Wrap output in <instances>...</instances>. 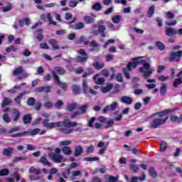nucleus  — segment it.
Listing matches in <instances>:
<instances>
[{
  "label": "nucleus",
  "instance_id": "f257e3e1",
  "mask_svg": "<svg viewBox=\"0 0 182 182\" xmlns=\"http://www.w3.org/2000/svg\"><path fill=\"white\" fill-rule=\"evenodd\" d=\"M141 59V57L138 58H132V60L134 62L129 63L127 68L123 69L124 75L127 77V79H131L130 74L129 73V71L132 70V69H134L139 66V65H142L143 67L139 68V72L141 73H144V79H148L151 76V74L153 73V70L150 69V63L146 62L144 60H140Z\"/></svg>",
  "mask_w": 182,
  "mask_h": 182
},
{
  "label": "nucleus",
  "instance_id": "f03ea898",
  "mask_svg": "<svg viewBox=\"0 0 182 182\" xmlns=\"http://www.w3.org/2000/svg\"><path fill=\"white\" fill-rule=\"evenodd\" d=\"M62 123L58 127H62L61 130L64 134H70V133L73 132V128L75 126H77V123L76 122H60Z\"/></svg>",
  "mask_w": 182,
  "mask_h": 182
},
{
  "label": "nucleus",
  "instance_id": "7ed1b4c3",
  "mask_svg": "<svg viewBox=\"0 0 182 182\" xmlns=\"http://www.w3.org/2000/svg\"><path fill=\"white\" fill-rule=\"evenodd\" d=\"M168 117H166L165 118H156L153 120V122L150 124V129H159L160 126H163V124H166V122Z\"/></svg>",
  "mask_w": 182,
  "mask_h": 182
},
{
  "label": "nucleus",
  "instance_id": "20e7f679",
  "mask_svg": "<svg viewBox=\"0 0 182 182\" xmlns=\"http://www.w3.org/2000/svg\"><path fill=\"white\" fill-rule=\"evenodd\" d=\"M38 133H41V129H35L32 131H25L21 133L12 134L11 137H25V136H28V134H31V136H36Z\"/></svg>",
  "mask_w": 182,
  "mask_h": 182
},
{
  "label": "nucleus",
  "instance_id": "39448f33",
  "mask_svg": "<svg viewBox=\"0 0 182 182\" xmlns=\"http://www.w3.org/2000/svg\"><path fill=\"white\" fill-rule=\"evenodd\" d=\"M62 124V122H50L49 123V119H44L43 122V125L47 129H53L55 127H59Z\"/></svg>",
  "mask_w": 182,
  "mask_h": 182
},
{
  "label": "nucleus",
  "instance_id": "423d86ee",
  "mask_svg": "<svg viewBox=\"0 0 182 182\" xmlns=\"http://www.w3.org/2000/svg\"><path fill=\"white\" fill-rule=\"evenodd\" d=\"M49 156L50 159H52V161H55V163H62V161H66V159H65L62 155L53 153Z\"/></svg>",
  "mask_w": 182,
  "mask_h": 182
},
{
  "label": "nucleus",
  "instance_id": "0eeeda50",
  "mask_svg": "<svg viewBox=\"0 0 182 182\" xmlns=\"http://www.w3.org/2000/svg\"><path fill=\"white\" fill-rule=\"evenodd\" d=\"M82 87L84 93L86 95L87 92L89 91L90 95H97V91L95 90L92 88H89V86L87 85V82H86V80H84L82 82Z\"/></svg>",
  "mask_w": 182,
  "mask_h": 182
},
{
  "label": "nucleus",
  "instance_id": "6e6552de",
  "mask_svg": "<svg viewBox=\"0 0 182 182\" xmlns=\"http://www.w3.org/2000/svg\"><path fill=\"white\" fill-rule=\"evenodd\" d=\"M182 56V50H178L174 53H171L170 55V60L174 62H178Z\"/></svg>",
  "mask_w": 182,
  "mask_h": 182
},
{
  "label": "nucleus",
  "instance_id": "1a4fd4ad",
  "mask_svg": "<svg viewBox=\"0 0 182 182\" xmlns=\"http://www.w3.org/2000/svg\"><path fill=\"white\" fill-rule=\"evenodd\" d=\"M175 112V109H165L159 112H156L152 114V116H159V117H161V119H163V117H166L168 113H173Z\"/></svg>",
  "mask_w": 182,
  "mask_h": 182
},
{
  "label": "nucleus",
  "instance_id": "9d476101",
  "mask_svg": "<svg viewBox=\"0 0 182 182\" xmlns=\"http://www.w3.org/2000/svg\"><path fill=\"white\" fill-rule=\"evenodd\" d=\"M41 19L42 21H46L48 20L50 25H56L55 21H53V19L52 18V15L50 14H47V15L43 14L41 15Z\"/></svg>",
  "mask_w": 182,
  "mask_h": 182
},
{
  "label": "nucleus",
  "instance_id": "9b49d317",
  "mask_svg": "<svg viewBox=\"0 0 182 182\" xmlns=\"http://www.w3.org/2000/svg\"><path fill=\"white\" fill-rule=\"evenodd\" d=\"M79 53L83 57L79 55L77 57V60L79 62H86V60H87V53H86V51H85V50L83 49H80L79 50Z\"/></svg>",
  "mask_w": 182,
  "mask_h": 182
},
{
  "label": "nucleus",
  "instance_id": "f8f14e48",
  "mask_svg": "<svg viewBox=\"0 0 182 182\" xmlns=\"http://www.w3.org/2000/svg\"><path fill=\"white\" fill-rule=\"evenodd\" d=\"M66 72L62 67H55L54 70L52 72V75L53 76L55 80V76H58V75H65ZM58 74V75H57Z\"/></svg>",
  "mask_w": 182,
  "mask_h": 182
},
{
  "label": "nucleus",
  "instance_id": "ddd939ff",
  "mask_svg": "<svg viewBox=\"0 0 182 182\" xmlns=\"http://www.w3.org/2000/svg\"><path fill=\"white\" fill-rule=\"evenodd\" d=\"M116 107H117V102H114L103 109V113H107V112H113V110H116Z\"/></svg>",
  "mask_w": 182,
  "mask_h": 182
},
{
  "label": "nucleus",
  "instance_id": "4468645a",
  "mask_svg": "<svg viewBox=\"0 0 182 182\" xmlns=\"http://www.w3.org/2000/svg\"><path fill=\"white\" fill-rule=\"evenodd\" d=\"M9 108H5L3 112L4 113V114L3 115V120L6 122V123H11V117H9V114H8V112H9Z\"/></svg>",
  "mask_w": 182,
  "mask_h": 182
},
{
  "label": "nucleus",
  "instance_id": "2eb2a0df",
  "mask_svg": "<svg viewBox=\"0 0 182 182\" xmlns=\"http://www.w3.org/2000/svg\"><path fill=\"white\" fill-rule=\"evenodd\" d=\"M55 81L56 85H58V86L61 87V88L63 89V90H66V89H68V84L62 82L59 80V76L55 75Z\"/></svg>",
  "mask_w": 182,
  "mask_h": 182
},
{
  "label": "nucleus",
  "instance_id": "dca6fc26",
  "mask_svg": "<svg viewBox=\"0 0 182 182\" xmlns=\"http://www.w3.org/2000/svg\"><path fill=\"white\" fill-rule=\"evenodd\" d=\"M121 102L124 105H132L133 103V99L128 96H123L121 97Z\"/></svg>",
  "mask_w": 182,
  "mask_h": 182
},
{
  "label": "nucleus",
  "instance_id": "f3484780",
  "mask_svg": "<svg viewBox=\"0 0 182 182\" xmlns=\"http://www.w3.org/2000/svg\"><path fill=\"white\" fill-rule=\"evenodd\" d=\"M170 120L173 123H181L182 122V114L178 117L177 115H172L170 117Z\"/></svg>",
  "mask_w": 182,
  "mask_h": 182
},
{
  "label": "nucleus",
  "instance_id": "a211bd4d",
  "mask_svg": "<svg viewBox=\"0 0 182 182\" xmlns=\"http://www.w3.org/2000/svg\"><path fill=\"white\" fill-rule=\"evenodd\" d=\"M177 34V31L173 28H168L166 29V35L167 36H174Z\"/></svg>",
  "mask_w": 182,
  "mask_h": 182
},
{
  "label": "nucleus",
  "instance_id": "6ab92c4d",
  "mask_svg": "<svg viewBox=\"0 0 182 182\" xmlns=\"http://www.w3.org/2000/svg\"><path fill=\"white\" fill-rule=\"evenodd\" d=\"M48 43L51 45L53 50H59V46L58 45V41L55 39H50L49 40Z\"/></svg>",
  "mask_w": 182,
  "mask_h": 182
},
{
  "label": "nucleus",
  "instance_id": "aec40b11",
  "mask_svg": "<svg viewBox=\"0 0 182 182\" xmlns=\"http://www.w3.org/2000/svg\"><path fill=\"white\" fill-rule=\"evenodd\" d=\"M99 77V74H96L95 76H94V82L97 85H103L105 83V78H97Z\"/></svg>",
  "mask_w": 182,
  "mask_h": 182
},
{
  "label": "nucleus",
  "instance_id": "412c9836",
  "mask_svg": "<svg viewBox=\"0 0 182 182\" xmlns=\"http://www.w3.org/2000/svg\"><path fill=\"white\" fill-rule=\"evenodd\" d=\"M12 151H14V149L12 147H9L4 149L3 150V156H6V157H9L11 154H12Z\"/></svg>",
  "mask_w": 182,
  "mask_h": 182
},
{
  "label": "nucleus",
  "instance_id": "4be33fe9",
  "mask_svg": "<svg viewBox=\"0 0 182 182\" xmlns=\"http://www.w3.org/2000/svg\"><path fill=\"white\" fill-rule=\"evenodd\" d=\"M25 85H26V83L24 82L21 83L20 85H16L13 89L9 90L8 92L9 93H16V90H19L21 89L22 86H25Z\"/></svg>",
  "mask_w": 182,
  "mask_h": 182
},
{
  "label": "nucleus",
  "instance_id": "5701e85b",
  "mask_svg": "<svg viewBox=\"0 0 182 182\" xmlns=\"http://www.w3.org/2000/svg\"><path fill=\"white\" fill-rule=\"evenodd\" d=\"M11 113L14 116V122H18V119H19V117L21 116V112L18 109H13L11 111Z\"/></svg>",
  "mask_w": 182,
  "mask_h": 182
},
{
  "label": "nucleus",
  "instance_id": "b1692460",
  "mask_svg": "<svg viewBox=\"0 0 182 182\" xmlns=\"http://www.w3.org/2000/svg\"><path fill=\"white\" fill-rule=\"evenodd\" d=\"M12 103V100L9 97H5L1 102V107H5V106H9Z\"/></svg>",
  "mask_w": 182,
  "mask_h": 182
},
{
  "label": "nucleus",
  "instance_id": "393cba45",
  "mask_svg": "<svg viewBox=\"0 0 182 182\" xmlns=\"http://www.w3.org/2000/svg\"><path fill=\"white\" fill-rule=\"evenodd\" d=\"M23 72V70L22 69V67L20 66L13 71V76H19V75H22Z\"/></svg>",
  "mask_w": 182,
  "mask_h": 182
},
{
  "label": "nucleus",
  "instance_id": "a878e982",
  "mask_svg": "<svg viewBox=\"0 0 182 182\" xmlns=\"http://www.w3.org/2000/svg\"><path fill=\"white\" fill-rule=\"evenodd\" d=\"M87 107H88V105H85L82 106L81 107L78 108L77 109L78 114H83L84 113H86V112L87 110Z\"/></svg>",
  "mask_w": 182,
  "mask_h": 182
},
{
  "label": "nucleus",
  "instance_id": "bb28decb",
  "mask_svg": "<svg viewBox=\"0 0 182 182\" xmlns=\"http://www.w3.org/2000/svg\"><path fill=\"white\" fill-rule=\"evenodd\" d=\"M93 66L97 70H100V69L105 68V63H100L99 62H96L93 63Z\"/></svg>",
  "mask_w": 182,
  "mask_h": 182
},
{
  "label": "nucleus",
  "instance_id": "cd10ccee",
  "mask_svg": "<svg viewBox=\"0 0 182 182\" xmlns=\"http://www.w3.org/2000/svg\"><path fill=\"white\" fill-rule=\"evenodd\" d=\"M26 95V92H21V94L17 96L14 100L17 105H21V100H22V97Z\"/></svg>",
  "mask_w": 182,
  "mask_h": 182
},
{
  "label": "nucleus",
  "instance_id": "c85d7f7f",
  "mask_svg": "<svg viewBox=\"0 0 182 182\" xmlns=\"http://www.w3.org/2000/svg\"><path fill=\"white\" fill-rule=\"evenodd\" d=\"M84 21L86 23H93L95 22V17L90 16H84Z\"/></svg>",
  "mask_w": 182,
  "mask_h": 182
},
{
  "label": "nucleus",
  "instance_id": "c756f323",
  "mask_svg": "<svg viewBox=\"0 0 182 182\" xmlns=\"http://www.w3.org/2000/svg\"><path fill=\"white\" fill-rule=\"evenodd\" d=\"M62 151L67 156H70V154H72V150H70V147L69 146H63L62 148Z\"/></svg>",
  "mask_w": 182,
  "mask_h": 182
},
{
  "label": "nucleus",
  "instance_id": "7c9ffc66",
  "mask_svg": "<svg viewBox=\"0 0 182 182\" xmlns=\"http://www.w3.org/2000/svg\"><path fill=\"white\" fill-rule=\"evenodd\" d=\"M83 43L84 45H88L89 44V41H86V38L85 37V36H81L79 38V40H77L76 41V43Z\"/></svg>",
  "mask_w": 182,
  "mask_h": 182
},
{
  "label": "nucleus",
  "instance_id": "2f4dec72",
  "mask_svg": "<svg viewBox=\"0 0 182 182\" xmlns=\"http://www.w3.org/2000/svg\"><path fill=\"white\" fill-rule=\"evenodd\" d=\"M112 21L114 23H120V21H122V16L120 15H116L112 16Z\"/></svg>",
  "mask_w": 182,
  "mask_h": 182
},
{
  "label": "nucleus",
  "instance_id": "473e14b6",
  "mask_svg": "<svg viewBox=\"0 0 182 182\" xmlns=\"http://www.w3.org/2000/svg\"><path fill=\"white\" fill-rule=\"evenodd\" d=\"M92 9H93V11L99 12V11L102 9V4H100V3L99 2H97L92 5Z\"/></svg>",
  "mask_w": 182,
  "mask_h": 182
},
{
  "label": "nucleus",
  "instance_id": "72a5a7b5",
  "mask_svg": "<svg viewBox=\"0 0 182 182\" xmlns=\"http://www.w3.org/2000/svg\"><path fill=\"white\" fill-rule=\"evenodd\" d=\"M145 179H146L145 175H143L141 177L134 176L132 178V182H137L139 181V180L140 181H144Z\"/></svg>",
  "mask_w": 182,
  "mask_h": 182
},
{
  "label": "nucleus",
  "instance_id": "f704fd0d",
  "mask_svg": "<svg viewBox=\"0 0 182 182\" xmlns=\"http://www.w3.org/2000/svg\"><path fill=\"white\" fill-rule=\"evenodd\" d=\"M39 163H42V164L50 166V162H49V161H48V159L45 156H42L40 159Z\"/></svg>",
  "mask_w": 182,
  "mask_h": 182
},
{
  "label": "nucleus",
  "instance_id": "c9c22d12",
  "mask_svg": "<svg viewBox=\"0 0 182 182\" xmlns=\"http://www.w3.org/2000/svg\"><path fill=\"white\" fill-rule=\"evenodd\" d=\"M53 102L50 101H46L43 104V107H46V109H52L53 107Z\"/></svg>",
  "mask_w": 182,
  "mask_h": 182
},
{
  "label": "nucleus",
  "instance_id": "e433bc0d",
  "mask_svg": "<svg viewBox=\"0 0 182 182\" xmlns=\"http://www.w3.org/2000/svg\"><path fill=\"white\" fill-rule=\"evenodd\" d=\"M112 87H113V85L108 84L105 87L102 88V93H107V92H110Z\"/></svg>",
  "mask_w": 182,
  "mask_h": 182
},
{
  "label": "nucleus",
  "instance_id": "4c0bfd02",
  "mask_svg": "<svg viewBox=\"0 0 182 182\" xmlns=\"http://www.w3.org/2000/svg\"><path fill=\"white\" fill-rule=\"evenodd\" d=\"M166 92H167V85L166 84H163L160 88L161 95L164 96L166 95Z\"/></svg>",
  "mask_w": 182,
  "mask_h": 182
},
{
  "label": "nucleus",
  "instance_id": "58836bf2",
  "mask_svg": "<svg viewBox=\"0 0 182 182\" xmlns=\"http://www.w3.org/2000/svg\"><path fill=\"white\" fill-rule=\"evenodd\" d=\"M82 151H83V149H82V146H76L75 151V156H80V154H82Z\"/></svg>",
  "mask_w": 182,
  "mask_h": 182
},
{
  "label": "nucleus",
  "instance_id": "ea45409f",
  "mask_svg": "<svg viewBox=\"0 0 182 182\" xmlns=\"http://www.w3.org/2000/svg\"><path fill=\"white\" fill-rule=\"evenodd\" d=\"M72 90L75 95H79L80 93V88L77 85H73Z\"/></svg>",
  "mask_w": 182,
  "mask_h": 182
},
{
  "label": "nucleus",
  "instance_id": "a19ab883",
  "mask_svg": "<svg viewBox=\"0 0 182 182\" xmlns=\"http://www.w3.org/2000/svg\"><path fill=\"white\" fill-rule=\"evenodd\" d=\"M28 171L30 173H33L34 174H36L37 176L41 174V171L38 168H36L35 167H31Z\"/></svg>",
  "mask_w": 182,
  "mask_h": 182
},
{
  "label": "nucleus",
  "instance_id": "79ce46f5",
  "mask_svg": "<svg viewBox=\"0 0 182 182\" xmlns=\"http://www.w3.org/2000/svg\"><path fill=\"white\" fill-rule=\"evenodd\" d=\"M153 15H154V5L151 6L148 11L149 18H151V16H153Z\"/></svg>",
  "mask_w": 182,
  "mask_h": 182
},
{
  "label": "nucleus",
  "instance_id": "37998d69",
  "mask_svg": "<svg viewBox=\"0 0 182 182\" xmlns=\"http://www.w3.org/2000/svg\"><path fill=\"white\" fill-rule=\"evenodd\" d=\"M95 151V146L91 144L87 147L86 153L87 154H92Z\"/></svg>",
  "mask_w": 182,
  "mask_h": 182
},
{
  "label": "nucleus",
  "instance_id": "c03bdc74",
  "mask_svg": "<svg viewBox=\"0 0 182 182\" xmlns=\"http://www.w3.org/2000/svg\"><path fill=\"white\" fill-rule=\"evenodd\" d=\"M98 171H100V173H101L102 174H105V173H106V167L103 166L102 168L95 169L93 171V174H96V173H97Z\"/></svg>",
  "mask_w": 182,
  "mask_h": 182
},
{
  "label": "nucleus",
  "instance_id": "a18cd8bd",
  "mask_svg": "<svg viewBox=\"0 0 182 182\" xmlns=\"http://www.w3.org/2000/svg\"><path fill=\"white\" fill-rule=\"evenodd\" d=\"M166 149H167V143H166V141H162L160 145L161 151H166Z\"/></svg>",
  "mask_w": 182,
  "mask_h": 182
},
{
  "label": "nucleus",
  "instance_id": "49530a36",
  "mask_svg": "<svg viewBox=\"0 0 182 182\" xmlns=\"http://www.w3.org/2000/svg\"><path fill=\"white\" fill-rule=\"evenodd\" d=\"M83 28H85V24L82 22H80V23L75 24L74 29L79 30V29H83Z\"/></svg>",
  "mask_w": 182,
  "mask_h": 182
},
{
  "label": "nucleus",
  "instance_id": "de8ad7c7",
  "mask_svg": "<svg viewBox=\"0 0 182 182\" xmlns=\"http://www.w3.org/2000/svg\"><path fill=\"white\" fill-rule=\"evenodd\" d=\"M31 120H32V117L29 114H27L23 117V122L25 124H28V123H31Z\"/></svg>",
  "mask_w": 182,
  "mask_h": 182
},
{
  "label": "nucleus",
  "instance_id": "09e8293b",
  "mask_svg": "<svg viewBox=\"0 0 182 182\" xmlns=\"http://www.w3.org/2000/svg\"><path fill=\"white\" fill-rule=\"evenodd\" d=\"M181 83H182L181 77L176 79L173 82V87H177V86H178V85H181Z\"/></svg>",
  "mask_w": 182,
  "mask_h": 182
},
{
  "label": "nucleus",
  "instance_id": "8fccbe9b",
  "mask_svg": "<svg viewBox=\"0 0 182 182\" xmlns=\"http://www.w3.org/2000/svg\"><path fill=\"white\" fill-rule=\"evenodd\" d=\"M96 120L95 117H92L88 120V127H95V121Z\"/></svg>",
  "mask_w": 182,
  "mask_h": 182
},
{
  "label": "nucleus",
  "instance_id": "3c124183",
  "mask_svg": "<svg viewBox=\"0 0 182 182\" xmlns=\"http://www.w3.org/2000/svg\"><path fill=\"white\" fill-rule=\"evenodd\" d=\"M97 160H99V158H97V157H85L83 159L84 161H96Z\"/></svg>",
  "mask_w": 182,
  "mask_h": 182
},
{
  "label": "nucleus",
  "instance_id": "603ef678",
  "mask_svg": "<svg viewBox=\"0 0 182 182\" xmlns=\"http://www.w3.org/2000/svg\"><path fill=\"white\" fill-rule=\"evenodd\" d=\"M149 175L154 178L157 177V173L156 172V170H154V168H149Z\"/></svg>",
  "mask_w": 182,
  "mask_h": 182
},
{
  "label": "nucleus",
  "instance_id": "864d4df0",
  "mask_svg": "<svg viewBox=\"0 0 182 182\" xmlns=\"http://www.w3.org/2000/svg\"><path fill=\"white\" fill-rule=\"evenodd\" d=\"M170 79V76H164V75H161L158 77V80H160V82H166V80H168Z\"/></svg>",
  "mask_w": 182,
  "mask_h": 182
},
{
  "label": "nucleus",
  "instance_id": "5fc2aeb1",
  "mask_svg": "<svg viewBox=\"0 0 182 182\" xmlns=\"http://www.w3.org/2000/svg\"><path fill=\"white\" fill-rule=\"evenodd\" d=\"M13 52H16V50H18V48H14V46H11L9 47H8L6 49V52H7V53H9V52L12 51Z\"/></svg>",
  "mask_w": 182,
  "mask_h": 182
},
{
  "label": "nucleus",
  "instance_id": "6e6d98bb",
  "mask_svg": "<svg viewBox=\"0 0 182 182\" xmlns=\"http://www.w3.org/2000/svg\"><path fill=\"white\" fill-rule=\"evenodd\" d=\"M27 105L28 106H33V105H35V98L33 97L28 98L27 101Z\"/></svg>",
  "mask_w": 182,
  "mask_h": 182
},
{
  "label": "nucleus",
  "instance_id": "4d7b16f0",
  "mask_svg": "<svg viewBox=\"0 0 182 182\" xmlns=\"http://www.w3.org/2000/svg\"><path fill=\"white\" fill-rule=\"evenodd\" d=\"M8 174H9L8 168H4L0 171V176H8Z\"/></svg>",
  "mask_w": 182,
  "mask_h": 182
},
{
  "label": "nucleus",
  "instance_id": "13d9d810",
  "mask_svg": "<svg viewBox=\"0 0 182 182\" xmlns=\"http://www.w3.org/2000/svg\"><path fill=\"white\" fill-rule=\"evenodd\" d=\"M115 41L114 39H109L103 46V48L105 49H106V48H107V46H109V45H110V43H114Z\"/></svg>",
  "mask_w": 182,
  "mask_h": 182
},
{
  "label": "nucleus",
  "instance_id": "bf43d9fd",
  "mask_svg": "<svg viewBox=\"0 0 182 182\" xmlns=\"http://www.w3.org/2000/svg\"><path fill=\"white\" fill-rule=\"evenodd\" d=\"M77 105L76 104H71L69 105L67 107V109L69 110L70 112H72V110H75V109H76Z\"/></svg>",
  "mask_w": 182,
  "mask_h": 182
},
{
  "label": "nucleus",
  "instance_id": "052dcab7",
  "mask_svg": "<svg viewBox=\"0 0 182 182\" xmlns=\"http://www.w3.org/2000/svg\"><path fill=\"white\" fill-rule=\"evenodd\" d=\"M109 182H117L119 181V176H109Z\"/></svg>",
  "mask_w": 182,
  "mask_h": 182
},
{
  "label": "nucleus",
  "instance_id": "680f3d73",
  "mask_svg": "<svg viewBox=\"0 0 182 182\" xmlns=\"http://www.w3.org/2000/svg\"><path fill=\"white\" fill-rule=\"evenodd\" d=\"M71 143L72 141L69 140L61 141H60V146H69Z\"/></svg>",
  "mask_w": 182,
  "mask_h": 182
},
{
  "label": "nucleus",
  "instance_id": "e2e57ef3",
  "mask_svg": "<svg viewBox=\"0 0 182 182\" xmlns=\"http://www.w3.org/2000/svg\"><path fill=\"white\" fill-rule=\"evenodd\" d=\"M133 31L135 32V33H139V35H143L144 33V31L140 28H134Z\"/></svg>",
  "mask_w": 182,
  "mask_h": 182
},
{
  "label": "nucleus",
  "instance_id": "0e129e2a",
  "mask_svg": "<svg viewBox=\"0 0 182 182\" xmlns=\"http://www.w3.org/2000/svg\"><path fill=\"white\" fill-rule=\"evenodd\" d=\"M156 46L159 48V50H164L165 47L164 45L161 42H156Z\"/></svg>",
  "mask_w": 182,
  "mask_h": 182
},
{
  "label": "nucleus",
  "instance_id": "69168bd1",
  "mask_svg": "<svg viewBox=\"0 0 182 182\" xmlns=\"http://www.w3.org/2000/svg\"><path fill=\"white\" fill-rule=\"evenodd\" d=\"M129 167H130L131 170H133L134 173L139 172V166L132 164L129 166Z\"/></svg>",
  "mask_w": 182,
  "mask_h": 182
},
{
  "label": "nucleus",
  "instance_id": "338daca9",
  "mask_svg": "<svg viewBox=\"0 0 182 182\" xmlns=\"http://www.w3.org/2000/svg\"><path fill=\"white\" fill-rule=\"evenodd\" d=\"M78 1H70L69 2V6H70L71 8H75V6L77 5Z\"/></svg>",
  "mask_w": 182,
  "mask_h": 182
},
{
  "label": "nucleus",
  "instance_id": "774afa93",
  "mask_svg": "<svg viewBox=\"0 0 182 182\" xmlns=\"http://www.w3.org/2000/svg\"><path fill=\"white\" fill-rule=\"evenodd\" d=\"M40 48H41V49L49 50V46H48V43L43 42L41 43Z\"/></svg>",
  "mask_w": 182,
  "mask_h": 182
}]
</instances>
